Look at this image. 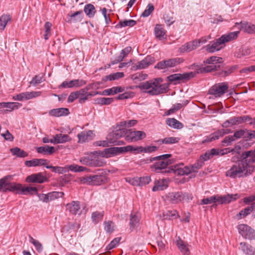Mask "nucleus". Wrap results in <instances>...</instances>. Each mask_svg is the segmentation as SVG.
Listing matches in <instances>:
<instances>
[{
  "label": "nucleus",
  "instance_id": "obj_1",
  "mask_svg": "<svg viewBox=\"0 0 255 255\" xmlns=\"http://www.w3.org/2000/svg\"><path fill=\"white\" fill-rule=\"evenodd\" d=\"M242 158L234 163L226 172V176L231 179L244 178L253 174L255 171V151L250 150L242 153Z\"/></svg>",
  "mask_w": 255,
  "mask_h": 255
},
{
  "label": "nucleus",
  "instance_id": "obj_2",
  "mask_svg": "<svg viewBox=\"0 0 255 255\" xmlns=\"http://www.w3.org/2000/svg\"><path fill=\"white\" fill-rule=\"evenodd\" d=\"M163 80L158 78L143 83H140L135 86L136 88H139L142 92L146 93L150 95H157L166 92L168 88V85L166 84H160Z\"/></svg>",
  "mask_w": 255,
  "mask_h": 255
},
{
  "label": "nucleus",
  "instance_id": "obj_3",
  "mask_svg": "<svg viewBox=\"0 0 255 255\" xmlns=\"http://www.w3.org/2000/svg\"><path fill=\"white\" fill-rule=\"evenodd\" d=\"M171 155L170 154H163L154 157H151L149 159V162H151L153 161L156 162L150 166L151 171L156 173H166L165 172L168 170L166 169L167 166L172 164V162L171 160L168 159L170 157Z\"/></svg>",
  "mask_w": 255,
  "mask_h": 255
},
{
  "label": "nucleus",
  "instance_id": "obj_4",
  "mask_svg": "<svg viewBox=\"0 0 255 255\" xmlns=\"http://www.w3.org/2000/svg\"><path fill=\"white\" fill-rule=\"evenodd\" d=\"M205 65V67H200V69L197 70L198 73H205L215 71L217 72V74L220 75L227 76L234 72L238 68L237 65L230 66L226 65Z\"/></svg>",
  "mask_w": 255,
  "mask_h": 255
},
{
  "label": "nucleus",
  "instance_id": "obj_5",
  "mask_svg": "<svg viewBox=\"0 0 255 255\" xmlns=\"http://www.w3.org/2000/svg\"><path fill=\"white\" fill-rule=\"evenodd\" d=\"M239 31H235L223 35L221 37L213 42L212 44L207 46V50L210 52H214L221 50L225 42H229L236 39L239 34Z\"/></svg>",
  "mask_w": 255,
  "mask_h": 255
},
{
  "label": "nucleus",
  "instance_id": "obj_6",
  "mask_svg": "<svg viewBox=\"0 0 255 255\" xmlns=\"http://www.w3.org/2000/svg\"><path fill=\"white\" fill-rule=\"evenodd\" d=\"M136 151L138 153V147H134L132 145H128L124 147H113L106 148L102 151L101 155L103 157L109 158L119 153L127 152L128 151Z\"/></svg>",
  "mask_w": 255,
  "mask_h": 255
},
{
  "label": "nucleus",
  "instance_id": "obj_7",
  "mask_svg": "<svg viewBox=\"0 0 255 255\" xmlns=\"http://www.w3.org/2000/svg\"><path fill=\"white\" fill-rule=\"evenodd\" d=\"M236 196H237V195H228L224 196L215 195L202 199L201 202V204L206 205L215 203H218L221 204L229 203L232 201L236 200Z\"/></svg>",
  "mask_w": 255,
  "mask_h": 255
},
{
  "label": "nucleus",
  "instance_id": "obj_8",
  "mask_svg": "<svg viewBox=\"0 0 255 255\" xmlns=\"http://www.w3.org/2000/svg\"><path fill=\"white\" fill-rule=\"evenodd\" d=\"M49 162L45 159H33L31 160H26L24 164L27 167H35L40 166H45L47 169H51L52 172L62 173L63 171V168L58 166H53L52 165H47L46 163Z\"/></svg>",
  "mask_w": 255,
  "mask_h": 255
},
{
  "label": "nucleus",
  "instance_id": "obj_9",
  "mask_svg": "<svg viewBox=\"0 0 255 255\" xmlns=\"http://www.w3.org/2000/svg\"><path fill=\"white\" fill-rule=\"evenodd\" d=\"M188 195L189 194L185 192H171L165 195V200L171 204H178L185 200L188 199L189 197L192 199V197H189Z\"/></svg>",
  "mask_w": 255,
  "mask_h": 255
},
{
  "label": "nucleus",
  "instance_id": "obj_10",
  "mask_svg": "<svg viewBox=\"0 0 255 255\" xmlns=\"http://www.w3.org/2000/svg\"><path fill=\"white\" fill-rule=\"evenodd\" d=\"M11 177V176L8 175L0 179V192H15L16 189H18L17 188V186H18L17 183L9 182Z\"/></svg>",
  "mask_w": 255,
  "mask_h": 255
},
{
  "label": "nucleus",
  "instance_id": "obj_11",
  "mask_svg": "<svg viewBox=\"0 0 255 255\" xmlns=\"http://www.w3.org/2000/svg\"><path fill=\"white\" fill-rule=\"evenodd\" d=\"M200 68H197L196 69V71L195 72H190L187 73H184L183 74H174L172 75H170L167 77V79L168 81L171 82H177L178 83H180V82H185L187 80H189L191 78L194 77L196 74H198L197 73V70L199 69Z\"/></svg>",
  "mask_w": 255,
  "mask_h": 255
},
{
  "label": "nucleus",
  "instance_id": "obj_12",
  "mask_svg": "<svg viewBox=\"0 0 255 255\" xmlns=\"http://www.w3.org/2000/svg\"><path fill=\"white\" fill-rule=\"evenodd\" d=\"M229 85L227 83L223 82L215 84L209 90V94L218 98L224 95L228 90Z\"/></svg>",
  "mask_w": 255,
  "mask_h": 255
},
{
  "label": "nucleus",
  "instance_id": "obj_13",
  "mask_svg": "<svg viewBox=\"0 0 255 255\" xmlns=\"http://www.w3.org/2000/svg\"><path fill=\"white\" fill-rule=\"evenodd\" d=\"M241 149L240 145H236L234 148L230 149V148H226L222 149L218 148H212L206 151V155L210 156L212 158L214 155H224L230 152H239V150Z\"/></svg>",
  "mask_w": 255,
  "mask_h": 255
},
{
  "label": "nucleus",
  "instance_id": "obj_14",
  "mask_svg": "<svg viewBox=\"0 0 255 255\" xmlns=\"http://www.w3.org/2000/svg\"><path fill=\"white\" fill-rule=\"evenodd\" d=\"M239 233L246 239H255V231L249 226L246 224H240L237 227Z\"/></svg>",
  "mask_w": 255,
  "mask_h": 255
},
{
  "label": "nucleus",
  "instance_id": "obj_15",
  "mask_svg": "<svg viewBox=\"0 0 255 255\" xmlns=\"http://www.w3.org/2000/svg\"><path fill=\"white\" fill-rule=\"evenodd\" d=\"M165 172H173L177 175H185L191 173V170H189V167L184 166L183 163L176 164L170 166Z\"/></svg>",
  "mask_w": 255,
  "mask_h": 255
},
{
  "label": "nucleus",
  "instance_id": "obj_16",
  "mask_svg": "<svg viewBox=\"0 0 255 255\" xmlns=\"http://www.w3.org/2000/svg\"><path fill=\"white\" fill-rule=\"evenodd\" d=\"M105 177L102 175H91L81 178V181L90 185H100L104 181Z\"/></svg>",
  "mask_w": 255,
  "mask_h": 255
},
{
  "label": "nucleus",
  "instance_id": "obj_17",
  "mask_svg": "<svg viewBox=\"0 0 255 255\" xmlns=\"http://www.w3.org/2000/svg\"><path fill=\"white\" fill-rule=\"evenodd\" d=\"M41 92L39 91L25 92L21 93L13 97V99L17 101L28 100L40 96Z\"/></svg>",
  "mask_w": 255,
  "mask_h": 255
},
{
  "label": "nucleus",
  "instance_id": "obj_18",
  "mask_svg": "<svg viewBox=\"0 0 255 255\" xmlns=\"http://www.w3.org/2000/svg\"><path fill=\"white\" fill-rule=\"evenodd\" d=\"M146 137V133L143 131L129 130L125 138L128 142H133L141 140Z\"/></svg>",
  "mask_w": 255,
  "mask_h": 255
},
{
  "label": "nucleus",
  "instance_id": "obj_19",
  "mask_svg": "<svg viewBox=\"0 0 255 255\" xmlns=\"http://www.w3.org/2000/svg\"><path fill=\"white\" fill-rule=\"evenodd\" d=\"M83 80L75 79L69 81H65L59 86V88H71L73 87H80L86 84Z\"/></svg>",
  "mask_w": 255,
  "mask_h": 255
},
{
  "label": "nucleus",
  "instance_id": "obj_20",
  "mask_svg": "<svg viewBox=\"0 0 255 255\" xmlns=\"http://www.w3.org/2000/svg\"><path fill=\"white\" fill-rule=\"evenodd\" d=\"M126 130L125 129H120L109 134L107 139L109 140V143L119 144V141L118 142L117 139L124 136L126 134Z\"/></svg>",
  "mask_w": 255,
  "mask_h": 255
},
{
  "label": "nucleus",
  "instance_id": "obj_21",
  "mask_svg": "<svg viewBox=\"0 0 255 255\" xmlns=\"http://www.w3.org/2000/svg\"><path fill=\"white\" fill-rule=\"evenodd\" d=\"M206 152L203 155H201L199 159L197 162L193 164L191 167H189V170L192 172H197V170L200 169L204 164V161H207L211 159V157L209 155H206Z\"/></svg>",
  "mask_w": 255,
  "mask_h": 255
},
{
  "label": "nucleus",
  "instance_id": "obj_22",
  "mask_svg": "<svg viewBox=\"0 0 255 255\" xmlns=\"http://www.w3.org/2000/svg\"><path fill=\"white\" fill-rule=\"evenodd\" d=\"M46 181L47 178L41 172L32 174L26 178V181L28 183H42Z\"/></svg>",
  "mask_w": 255,
  "mask_h": 255
},
{
  "label": "nucleus",
  "instance_id": "obj_23",
  "mask_svg": "<svg viewBox=\"0 0 255 255\" xmlns=\"http://www.w3.org/2000/svg\"><path fill=\"white\" fill-rule=\"evenodd\" d=\"M231 132L230 129H221L218 130L214 133L211 134L205 139V142H211L216 139H218L220 137L224 136L225 134Z\"/></svg>",
  "mask_w": 255,
  "mask_h": 255
},
{
  "label": "nucleus",
  "instance_id": "obj_24",
  "mask_svg": "<svg viewBox=\"0 0 255 255\" xmlns=\"http://www.w3.org/2000/svg\"><path fill=\"white\" fill-rule=\"evenodd\" d=\"M67 209L69 212L73 215H80L82 211L81 210L80 202L79 201H73L66 205Z\"/></svg>",
  "mask_w": 255,
  "mask_h": 255
},
{
  "label": "nucleus",
  "instance_id": "obj_25",
  "mask_svg": "<svg viewBox=\"0 0 255 255\" xmlns=\"http://www.w3.org/2000/svg\"><path fill=\"white\" fill-rule=\"evenodd\" d=\"M78 142L83 143L93 139L94 134L92 130L83 131L77 135Z\"/></svg>",
  "mask_w": 255,
  "mask_h": 255
},
{
  "label": "nucleus",
  "instance_id": "obj_26",
  "mask_svg": "<svg viewBox=\"0 0 255 255\" xmlns=\"http://www.w3.org/2000/svg\"><path fill=\"white\" fill-rule=\"evenodd\" d=\"M21 106V104L17 102H1L0 103V109L2 108H7L3 111V113H6L7 112L18 109Z\"/></svg>",
  "mask_w": 255,
  "mask_h": 255
},
{
  "label": "nucleus",
  "instance_id": "obj_27",
  "mask_svg": "<svg viewBox=\"0 0 255 255\" xmlns=\"http://www.w3.org/2000/svg\"><path fill=\"white\" fill-rule=\"evenodd\" d=\"M240 26L241 30L248 33H255V25L246 21L241 22L240 23H236Z\"/></svg>",
  "mask_w": 255,
  "mask_h": 255
},
{
  "label": "nucleus",
  "instance_id": "obj_28",
  "mask_svg": "<svg viewBox=\"0 0 255 255\" xmlns=\"http://www.w3.org/2000/svg\"><path fill=\"white\" fill-rule=\"evenodd\" d=\"M54 136V141H51V143L55 144L63 143L69 141L71 140V138L66 134L59 133L56 134Z\"/></svg>",
  "mask_w": 255,
  "mask_h": 255
},
{
  "label": "nucleus",
  "instance_id": "obj_29",
  "mask_svg": "<svg viewBox=\"0 0 255 255\" xmlns=\"http://www.w3.org/2000/svg\"><path fill=\"white\" fill-rule=\"evenodd\" d=\"M68 109L65 108H60L51 110L49 112V114L53 117H61L67 116L69 114Z\"/></svg>",
  "mask_w": 255,
  "mask_h": 255
},
{
  "label": "nucleus",
  "instance_id": "obj_30",
  "mask_svg": "<svg viewBox=\"0 0 255 255\" xmlns=\"http://www.w3.org/2000/svg\"><path fill=\"white\" fill-rule=\"evenodd\" d=\"M176 244L183 255H190V252L188 248V245L187 243L184 242L179 238V239L176 241Z\"/></svg>",
  "mask_w": 255,
  "mask_h": 255
},
{
  "label": "nucleus",
  "instance_id": "obj_31",
  "mask_svg": "<svg viewBox=\"0 0 255 255\" xmlns=\"http://www.w3.org/2000/svg\"><path fill=\"white\" fill-rule=\"evenodd\" d=\"M17 188L18 189H16V191L18 194H26V193L32 194L33 193H37V189L36 187H23L21 184L17 183Z\"/></svg>",
  "mask_w": 255,
  "mask_h": 255
},
{
  "label": "nucleus",
  "instance_id": "obj_32",
  "mask_svg": "<svg viewBox=\"0 0 255 255\" xmlns=\"http://www.w3.org/2000/svg\"><path fill=\"white\" fill-rule=\"evenodd\" d=\"M168 180L166 179L156 181L152 190L154 192L163 190L168 187Z\"/></svg>",
  "mask_w": 255,
  "mask_h": 255
},
{
  "label": "nucleus",
  "instance_id": "obj_33",
  "mask_svg": "<svg viewBox=\"0 0 255 255\" xmlns=\"http://www.w3.org/2000/svg\"><path fill=\"white\" fill-rule=\"evenodd\" d=\"M158 217L162 220H171L176 219L178 217V215L176 210L167 211L158 215Z\"/></svg>",
  "mask_w": 255,
  "mask_h": 255
},
{
  "label": "nucleus",
  "instance_id": "obj_34",
  "mask_svg": "<svg viewBox=\"0 0 255 255\" xmlns=\"http://www.w3.org/2000/svg\"><path fill=\"white\" fill-rule=\"evenodd\" d=\"M197 44V42L194 40L182 45L179 50L181 52H190L198 47Z\"/></svg>",
  "mask_w": 255,
  "mask_h": 255
},
{
  "label": "nucleus",
  "instance_id": "obj_35",
  "mask_svg": "<svg viewBox=\"0 0 255 255\" xmlns=\"http://www.w3.org/2000/svg\"><path fill=\"white\" fill-rule=\"evenodd\" d=\"M131 50V47L128 46L122 50L121 53L115 58V61L113 64L121 62L124 58L127 57L130 52Z\"/></svg>",
  "mask_w": 255,
  "mask_h": 255
},
{
  "label": "nucleus",
  "instance_id": "obj_36",
  "mask_svg": "<svg viewBox=\"0 0 255 255\" xmlns=\"http://www.w3.org/2000/svg\"><path fill=\"white\" fill-rule=\"evenodd\" d=\"M154 32L156 37L159 39L166 38V31L161 25H156L154 28Z\"/></svg>",
  "mask_w": 255,
  "mask_h": 255
},
{
  "label": "nucleus",
  "instance_id": "obj_37",
  "mask_svg": "<svg viewBox=\"0 0 255 255\" xmlns=\"http://www.w3.org/2000/svg\"><path fill=\"white\" fill-rule=\"evenodd\" d=\"M166 123L168 126L174 128L181 129L183 127V125L174 118L167 119Z\"/></svg>",
  "mask_w": 255,
  "mask_h": 255
},
{
  "label": "nucleus",
  "instance_id": "obj_38",
  "mask_svg": "<svg viewBox=\"0 0 255 255\" xmlns=\"http://www.w3.org/2000/svg\"><path fill=\"white\" fill-rule=\"evenodd\" d=\"M84 11L86 15L89 18H92L94 16L96 10L95 6L92 4L89 3L85 5Z\"/></svg>",
  "mask_w": 255,
  "mask_h": 255
},
{
  "label": "nucleus",
  "instance_id": "obj_39",
  "mask_svg": "<svg viewBox=\"0 0 255 255\" xmlns=\"http://www.w3.org/2000/svg\"><path fill=\"white\" fill-rule=\"evenodd\" d=\"M36 151L38 153L44 154H52L54 152V147L48 145H45L36 148Z\"/></svg>",
  "mask_w": 255,
  "mask_h": 255
},
{
  "label": "nucleus",
  "instance_id": "obj_40",
  "mask_svg": "<svg viewBox=\"0 0 255 255\" xmlns=\"http://www.w3.org/2000/svg\"><path fill=\"white\" fill-rule=\"evenodd\" d=\"M255 208V203L252 204L251 206H248L244 210L241 211L239 214L237 215V216H240L241 218H243L250 214Z\"/></svg>",
  "mask_w": 255,
  "mask_h": 255
},
{
  "label": "nucleus",
  "instance_id": "obj_41",
  "mask_svg": "<svg viewBox=\"0 0 255 255\" xmlns=\"http://www.w3.org/2000/svg\"><path fill=\"white\" fill-rule=\"evenodd\" d=\"M10 152L13 155L18 157H25L28 156V153L20 148L15 147L10 149Z\"/></svg>",
  "mask_w": 255,
  "mask_h": 255
},
{
  "label": "nucleus",
  "instance_id": "obj_42",
  "mask_svg": "<svg viewBox=\"0 0 255 255\" xmlns=\"http://www.w3.org/2000/svg\"><path fill=\"white\" fill-rule=\"evenodd\" d=\"M104 215V211H95L92 213L91 215V218L93 222H94L95 224H97L100 221H102L103 220Z\"/></svg>",
  "mask_w": 255,
  "mask_h": 255
},
{
  "label": "nucleus",
  "instance_id": "obj_43",
  "mask_svg": "<svg viewBox=\"0 0 255 255\" xmlns=\"http://www.w3.org/2000/svg\"><path fill=\"white\" fill-rule=\"evenodd\" d=\"M67 168L69 169L70 171L75 172H80L83 171H88L89 169L84 166H79L77 164H71L70 165H68Z\"/></svg>",
  "mask_w": 255,
  "mask_h": 255
},
{
  "label": "nucleus",
  "instance_id": "obj_44",
  "mask_svg": "<svg viewBox=\"0 0 255 255\" xmlns=\"http://www.w3.org/2000/svg\"><path fill=\"white\" fill-rule=\"evenodd\" d=\"M251 53V50L248 47H242L239 49L238 51H237L235 56L236 57L238 58H241L243 56H246L249 55Z\"/></svg>",
  "mask_w": 255,
  "mask_h": 255
},
{
  "label": "nucleus",
  "instance_id": "obj_45",
  "mask_svg": "<svg viewBox=\"0 0 255 255\" xmlns=\"http://www.w3.org/2000/svg\"><path fill=\"white\" fill-rule=\"evenodd\" d=\"M91 167H102L106 164V162L102 158L95 157L91 159Z\"/></svg>",
  "mask_w": 255,
  "mask_h": 255
},
{
  "label": "nucleus",
  "instance_id": "obj_46",
  "mask_svg": "<svg viewBox=\"0 0 255 255\" xmlns=\"http://www.w3.org/2000/svg\"><path fill=\"white\" fill-rule=\"evenodd\" d=\"M139 221V218L137 216L131 214L129 223L130 229L131 231H132L133 229H134L135 227L137 226Z\"/></svg>",
  "mask_w": 255,
  "mask_h": 255
},
{
  "label": "nucleus",
  "instance_id": "obj_47",
  "mask_svg": "<svg viewBox=\"0 0 255 255\" xmlns=\"http://www.w3.org/2000/svg\"><path fill=\"white\" fill-rule=\"evenodd\" d=\"M224 62L222 58L212 56L204 61V64H222Z\"/></svg>",
  "mask_w": 255,
  "mask_h": 255
},
{
  "label": "nucleus",
  "instance_id": "obj_48",
  "mask_svg": "<svg viewBox=\"0 0 255 255\" xmlns=\"http://www.w3.org/2000/svg\"><path fill=\"white\" fill-rule=\"evenodd\" d=\"M10 18V16L7 14H3L0 17V29L3 30L4 29Z\"/></svg>",
  "mask_w": 255,
  "mask_h": 255
},
{
  "label": "nucleus",
  "instance_id": "obj_49",
  "mask_svg": "<svg viewBox=\"0 0 255 255\" xmlns=\"http://www.w3.org/2000/svg\"><path fill=\"white\" fill-rule=\"evenodd\" d=\"M68 15L71 17V20L73 21H80L83 18V14L82 10H80L72 13L68 14Z\"/></svg>",
  "mask_w": 255,
  "mask_h": 255
},
{
  "label": "nucleus",
  "instance_id": "obj_50",
  "mask_svg": "<svg viewBox=\"0 0 255 255\" xmlns=\"http://www.w3.org/2000/svg\"><path fill=\"white\" fill-rule=\"evenodd\" d=\"M184 62V59L182 58L177 57L170 59L167 60H163L158 62L157 64H180Z\"/></svg>",
  "mask_w": 255,
  "mask_h": 255
},
{
  "label": "nucleus",
  "instance_id": "obj_51",
  "mask_svg": "<svg viewBox=\"0 0 255 255\" xmlns=\"http://www.w3.org/2000/svg\"><path fill=\"white\" fill-rule=\"evenodd\" d=\"M114 101L112 98H100L96 100V103L102 105H108L111 104Z\"/></svg>",
  "mask_w": 255,
  "mask_h": 255
},
{
  "label": "nucleus",
  "instance_id": "obj_52",
  "mask_svg": "<svg viewBox=\"0 0 255 255\" xmlns=\"http://www.w3.org/2000/svg\"><path fill=\"white\" fill-rule=\"evenodd\" d=\"M179 139L175 137H165L163 139L158 140L157 142L160 143L173 144L178 142Z\"/></svg>",
  "mask_w": 255,
  "mask_h": 255
},
{
  "label": "nucleus",
  "instance_id": "obj_53",
  "mask_svg": "<svg viewBox=\"0 0 255 255\" xmlns=\"http://www.w3.org/2000/svg\"><path fill=\"white\" fill-rule=\"evenodd\" d=\"M136 24V21L133 19L125 20L124 21H120L119 23V25L121 27H132Z\"/></svg>",
  "mask_w": 255,
  "mask_h": 255
},
{
  "label": "nucleus",
  "instance_id": "obj_54",
  "mask_svg": "<svg viewBox=\"0 0 255 255\" xmlns=\"http://www.w3.org/2000/svg\"><path fill=\"white\" fill-rule=\"evenodd\" d=\"M124 76L123 72H116L115 73L107 75L105 77L107 80H117L120 78H122Z\"/></svg>",
  "mask_w": 255,
  "mask_h": 255
},
{
  "label": "nucleus",
  "instance_id": "obj_55",
  "mask_svg": "<svg viewBox=\"0 0 255 255\" xmlns=\"http://www.w3.org/2000/svg\"><path fill=\"white\" fill-rule=\"evenodd\" d=\"M49 200V202L55 199H57L59 198H61L64 195V193L62 192H51L48 193Z\"/></svg>",
  "mask_w": 255,
  "mask_h": 255
},
{
  "label": "nucleus",
  "instance_id": "obj_56",
  "mask_svg": "<svg viewBox=\"0 0 255 255\" xmlns=\"http://www.w3.org/2000/svg\"><path fill=\"white\" fill-rule=\"evenodd\" d=\"M237 125L252 121V118L250 116H243L240 117H235Z\"/></svg>",
  "mask_w": 255,
  "mask_h": 255
},
{
  "label": "nucleus",
  "instance_id": "obj_57",
  "mask_svg": "<svg viewBox=\"0 0 255 255\" xmlns=\"http://www.w3.org/2000/svg\"><path fill=\"white\" fill-rule=\"evenodd\" d=\"M154 7L152 3H149L145 9L143 11V12L141 14V16L143 17H146L148 16L154 10Z\"/></svg>",
  "mask_w": 255,
  "mask_h": 255
},
{
  "label": "nucleus",
  "instance_id": "obj_58",
  "mask_svg": "<svg viewBox=\"0 0 255 255\" xmlns=\"http://www.w3.org/2000/svg\"><path fill=\"white\" fill-rule=\"evenodd\" d=\"M235 125H237L236 120L235 117H233L226 121L222 126L223 128H227Z\"/></svg>",
  "mask_w": 255,
  "mask_h": 255
},
{
  "label": "nucleus",
  "instance_id": "obj_59",
  "mask_svg": "<svg viewBox=\"0 0 255 255\" xmlns=\"http://www.w3.org/2000/svg\"><path fill=\"white\" fill-rule=\"evenodd\" d=\"M247 132V129L238 130L235 131L233 136L235 139H239L242 137L246 138Z\"/></svg>",
  "mask_w": 255,
  "mask_h": 255
},
{
  "label": "nucleus",
  "instance_id": "obj_60",
  "mask_svg": "<svg viewBox=\"0 0 255 255\" xmlns=\"http://www.w3.org/2000/svg\"><path fill=\"white\" fill-rule=\"evenodd\" d=\"M43 81V75L42 74L38 75H36L35 77H34L32 78V80L30 81V83L31 85L35 86L37 85L42 82Z\"/></svg>",
  "mask_w": 255,
  "mask_h": 255
},
{
  "label": "nucleus",
  "instance_id": "obj_61",
  "mask_svg": "<svg viewBox=\"0 0 255 255\" xmlns=\"http://www.w3.org/2000/svg\"><path fill=\"white\" fill-rule=\"evenodd\" d=\"M157 150V147L155 146H149L146 148H143L141 146L138 147V153L139 152H152Z\"/></svg>",
  "mask_w": 255,
  "mask_h": 255
},
{
  "label": "nucleus",
  "instance_id": "obj_62",
  "mask_svg": "<svg viewBox=\"0 0 255 255\" xmlns=\"http://www.w3.org/2000/svg\"><path fill=\"white\" fill-rule=\"evenodd\" d=\"M121 240V238L118 237L115 238L113 241L111 242V243L107 246L106 250L110 251L112 249L115 248L117 245L120 243Z\"/></svg>",
  "mask_w": 255,
  "mask_h": 255
},
{
  "label": "nucleus",
  "instance_id": "obj_63",
  "mask_svg": "<svg viewBox=\"0 0 255 255\" xmlns=\"http://www.w3.org/2000/svg\"><path fill=\"white\" fill-rule=\"evenodd\" d=\"M30 242L36 248V250L38 252H40L42 251L43 247L42 244L38 241L35 240L31 237H30Z\"/></svg>",
  "mask_w": 255,
  "mask_h": 255
},
{
  "label": "nucleus",
  "instance_id": "obj_64",
  "mask_svg": "<svg viewBox=\"0 0 255 255\" xmlns=\"http://www.w3.org/2000/svg\"><path fill=\"white\" fill-rule=\"evenodd\" d=\"M240 249L244 253L247 254L250 250H252V246L246 242H241L240 244Z\"/></svg>",
  "mask_w": 255,
  "mask_h": 255
}]
</instances>
